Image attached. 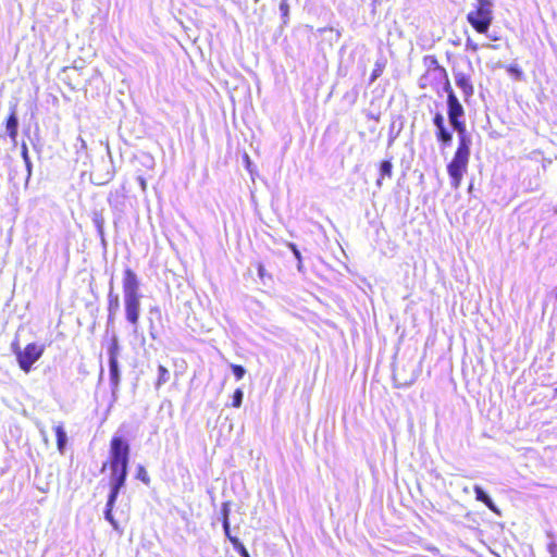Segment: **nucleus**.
Instances as JSON below:
<instances>
[{
	"instance_id": "1",
	"label": "nucleus",
	"mask_w": 557,
	"mask_h": 557,
	"mask_svg": "<svg viewBox=\"0 0 557 557\" xmlns=\"http://www.w3.org/2000/svg\"><path fill=\"white\" fill-rule=\"evenodd\" d=\"M422 62L424 72L419 77V87L434 90L443 85V89L447 94L448 120L458 134V145L446 169L450 186L457 189L468 171L471 154V138L467 133V125L463 121L465 109L451 88L446 69L440 64L437 58L433 54L424 55Z\"/></svg>"
},
{
	"instance_id": "2",
	"label": "nucleus",
	"mask_w": 557,
	"mask_h": 557,
	"mask_svg": "<svg viewBox=\"0 0 557 557\" xmlns=\"http://www.w3.org/2000/svg\"><path fill=\"white\" fill-rule=\"evenodd\" d=\"M129 461V445L122 436H113L110 441L109 458L102 470L108 467L111 471V491L107 500L104 517L116 528L112 511L121 488L124 486Z\"/></svg>"
},
{
	"instance_id": "3",
	"label": "nucleus",
	"mask_w": 557,
	"mask_h": 557,
	"mask_svg": "<svg viewBox=\"0 0 557 557\" xmlns=\"http://www.w3.org/2000/svg\"><path fill=\"white\" fill-rule=\"evenodd\" d=\"M122 287L126 320L133 326H136L139 321L140 311L139 281L136 273L131 268L124 270Z\"/></svg>"
},
{
	"instance_id": "4",
	"label": "nucleus",
	"mask_w": 557,
	"mask_h": 557,
	"mask_svg": "<svg viewBox=\"0 0 557 557\" xmlns=\"http://www.w3.org/2000/svg\"><path fill=\"white\" fill-rule=\"evenodd\" d=\"M492 0H475L473 9L466 16L467 22L478 34L486 35L494 20Z\"/></svg>"
},
{
	"instance_id": "5",
	"label": "nucleus",
	"mask_w": 557,
	"mask_h": 557,
	"mask_svg": "<svg viewBox=\"0 0 557 557\" xmlns=\"http://www.w3.org/2000/svg\"><path fill=\"white\" fill-rule=\"evenodd\" d=\"M12 350L15 355L17 364L24 373H29L33 366L42 357L45 345L38 343H28L21 347L17 343L12 344Z\"/></svg>"
},
{
	"instance_id": "6",
	"label": "nucleus",
	"mask_w": 557,
	"mask_h": 557,
	"mask_svg": "<svg viewBox=\"0 0 557 557\" xmlns=\"http://www.w3.org/2000/svg\"><path fill=\"white\" fill-rule=\"evenodd\" d=\"M433 123L436 127L435 137L437 141L444 147L449 146L453 139V134L446 128L442 113H435L433 116Z\"/></svg>"
},
{
	"instance_id": "7",
	"label": "nucleus",
	"mask_w": 557,
	"mask_h": 557,
	"mask_svg": "<svg viewBox=\"0 0 557 557\" xmlns=\"http://www.w3.org/2000/svg\"><path fill=\"white\" fill-rule=\"evenodd\" d=\"M456 85L462 90L465 100L467 101L474 94V87L471 77L463 72L455 73Z\"/></svg>"
},
{
	"instance_id": "8",
	"label": "nucleus",
	"mask_w": 557,
	"mask_h": 557,
	"mask_svg": "<svg viewBox=\"0 0 557 557\" xmlns=\"http://www.w3.org/2000/svg\"><path fill=\"white\" fill-rule=\"evenodd\" d=\"M5 129L10 139L15 143L18 135V121L16 116L15 106L11 108L10 114L5 120Z\"/></svg>"
},
{
	"instance_id": "9",
	"label": "nucleus",
	"mask_w": 557,
	"mask_h": 557,
	"mask_svg": "<svg viewBox=\"0 0 557 557\" xmlns=\"http://www.w3.org/2000/svg\"><path fill=\"white\" fill-rule=\"evenodd\" d=\"M475 493V498L479 502H482L488 509H491L493 512L498 513V509L496 508L493 500L490 498V496L482 490L481 486L475 485L473 488Z\"/></svg>"
},
{
	"instance_id": "10",
	"label": "nucleus",
	"mask_w": 557,
	"mask_h": 557,
	"mask_svg": "<svg viewBox=\"0 0 557 557\" xmlns=\"http://www.w3.org/2000/svg\"><path fill=\"white\" fill-rule=\"evenodd\" d=\"M120 309V299L117 294L113 293L111 289L108 294V319L111 320L114 318L116 312Z\"/></svg>"
},
{
	"instance_id": "11",
	"label": "nucleus",
	"mask_w": 557,
	"mask_h": 557,
	"mask_svg": "<svg viewBox=\"0 0 557 557\" xmlns=\"http://www.w3.org/2000/svg\"><path fill=\"white\" fill-rule=\"evenodd\" d=\"M54 434L57 438V447L60 453H63L66 444V433L62 424H58L54 426Z\"/></svg>"
},
{
	"instance_id": "12",
	"label": "nucleus",
	"mask_w": 557,
	"mask_h": 557,
	"mask_svg": "<svg viewBox=\"0 0 557 557\" xmlns=\"http://www.w3.org/2000/svg\"><path fill=\"white\" fill-rule=\"evenodd\" d=\"M393 174V165L392 162L388 160H384L380 163V177L376 181V185L381 186L382 181L385 177H391Z\"/></svg>"
},
{
	"instance_id": "13",
	"label": "nucleus",
	"mask_w": 557,
	"mask_h": 557,
	"mask_svg": "<svg viewBox=\"0 0 557 557\" xmlns=\"http://www.w3.org/2000/svg\"><path fill=\"white\" fill-rule=\"evenodd\" d=\"M110 381L113 386L120 383L119 361L109 360Z\"/></svg>"
},
{
	"instance_id": "14",
	"label": "nucleus",
	"mask_w": 557,
	"mask_h": 557,
	"mask_svg": "<svg viewBox=\"0 0 557 557\" xmlns=\"http://www.w3.org/2000/svg\"><path fill=\"white\" fill-rule=\"evenodd\" d=\"M170 379L169 370L160 364L158 367V379L156 381V388H160L163 384H165Z\"/></svg>"
},
{
	"instance_id": "15",
	"label": "nucleus",
	"mask_w": 557,
	"mask_h": 557,
	"mask_svg": "<svg viewBox=\"0 0 557 557\" xmlns=\"http://www.w3.org/2000/svg\"><path fill=\"white\" fill-rule=\"evenodd\" d=\"M228 515H230L228 506H227V504H223V507H222V524H223L224 533H225L226 537L230 540V537H234V536L231 535Z\"/></svg>"
},
{
	"instance_id": "16",
	"label": "nucleus",
	"mask_w": 557,
	"mask_h": 557,
	"mask_svg": "<svg viewBox=\"0 0 557 557\" xmlns=\"http://www.w3.org/2000/svg\"><path fill=\"white\" fill-rule=\"evenodd\" d=\"M230 542L242 557H250L248 550L237 537H230Z\"/></svg>"
},
{
	"instance_id": "17",
	"label": "nucleus",
	"mask_w": 557,
	"mask_h": 557,
	"mask_svg": "<svg viewBox=\"0 0 557 557\" xmlns=\"http://www.w3.org/2000/svg\"><path fill=\"white\" fill-rule=\"evenodd\" d=\"M385 69V61H377L372 70L370 82L373 83L376 78H379Z\"/></svg>"
},
{
	"instance_id": "18",
	"label": "nucleus",
	"mask_w": 557,
	"mask_h": 557,
	"mask_svg": "<svg viewBox=\"0 0 557 557\" xmlns=\"http://www.w3.org/2000/svg\"><path fill=\"white\" fill-rule=\"evenodd\" d=\"M136 479L144 482L145 484L150 483V478H149L148 472L144 466H138L136 468Z\"/></svg>"
},
{
	"instance_id": "19",
	"label": "nucleus",
	"mask_w": 557,
	"mask_h": 557,
	"mask_svg": "<svg viewBox=\"0 0 557 557\" xmlns=\"http://www.w3.org/2000/svg\"><path fill=\"white\" fill-rule=\"evenodd\" d=\"M119 356V343L116 338H113L109 346V360H117Z\"/></svg>"
},
{
	"instance_id": "20",
	"label": "nucleus",
	"mask_w": 557,
	"mask_h": 557,
	"mask_svg": "<svg viewBox=\"0 0 557 557\" xmlns=\"http://www.w3.org/2000/svg\"><path fill=\"white\" fill-rule=\"evenodd\" d=\"M243 395L244 394L240 388L235 389V392L233 394V399H232V407L239 408L242 406Z\"/></svg>"
},
{
	"instance_id": "21",
	"label": "nucleus",
	"mask_w": 557,
	"mask_h": 557,
	"mask_svg": "<svg viewBox=\"0 0 557 557\" xmlns=\"http://www.w3.org/2000/svg\"><path fill=\"white\" fill-rule=\"evenodd\" d=\"M231 369L236 380H242L246 373V370L240 364H231Z\"/></svg>"
},
{
	"instance_id": "22",
	"label": "nucleus",
	"mask_w": 557,
	"mask_h": 557,
	"mask_svg": "<svg viewBox=\"0 0 557 557\" xmlns=\"http://www.w3.org/2000/svg\"><path fill=\"white\" fill-rule=\"evenodd\" d=\"M280 10L282 12V16L284 17V23H286L289 13V7L286 0H282L280 3Z\"/></svg>"
},
{
	"instance_id": "23",
	"label": "nucleus",
	"mask_w": 557,
	"mask_h": 557,
	"mask_svg": "<svg viewBox=\"0 0 557 557\" xmlns=\"http://www.w3.org/2000/svg\"><path fill=\"white\" fill-rule=\"evenodd\" d=\"M465 46L468 51L476 52L479 50V45L470 38H467Z\"/></svg>"
},
{
	"instance_id": "24",
	"label": "nucleus",
	"mask_w": 557,
	"mask_h": 557,
	"mask_svg": "<svg viewBox=\"0 0 557 557\" xmlns=\"http://www.w3.org/2000/svg\"><path fill=\"white\" fill-rule=\"evenodd\" d=\"M258 275L261 280H264L265 276H269L265 269H264V265L263 264H258Z\"/></svg>"
},
{
	"instance_id": "25",
	"label": "nucleus",
	"mask_w": 557,
	"mask_h": 557,
	"mask_svg": "<svg viewBox=\"0 0 557 557\" xmlns=\"http://www.w3.org/2000/svg\"><path fill=\"white\" fill-rule=\"evenodd\" d=\"M290 248L293 249V252H294L295 257H296L297 259H300V252H299V250L296 248V246H295L294 244H290Z\"/></svg>"
},
{
	"instance_id": "26",
	"label": "nucleus",
	"mask_w": 557,
	"mask_h": 557,
	"mask_svg": "<svg viewBox=\"0 0 557 557\" xmlns=\"http://www.w3.org/2000/svg\"><path fill=\"white\" fill-rule=\"evenodd\" d=\"M23 157L27 160L28 159V154H27V149L26 147H24L23 149Z\"/></svg>"
},
{
	"instance_id": "27",
	"label": "nucleus",
	"mask_w": 557,
	"mask_h": 557,
	"mask_svg": "<svg viewBox=\"0 0 557 557\" xmlns=\"http://www.w3.org/2000/svg\"><path fill=\"white\" fill-rule=\"evenodd\" d=\"M244 158H245V162H247L249 164L250 163L249 156L246 153Z\"/></svg>"
},
{
	"instance_id": "28",
	"label": "nucleus",
	"mask_w": 557,
	"mask_h": 557,
	"mask_svg": "<svg viewBox=\"0 0 557 557\" xmlns=\"http://www.w3.org/2000/svg\"><path fill=\"white\" fill-rule=\"evenodd\" d=\"M556 214H557V209L555 210Z\"/></svg>"
},
{
	"instance_id": "29",
	"label": "nucleus",
	"mask_w": 557,
	"mask_h": 557,
	"mask_svg": "<svg viewBox=\"0 0 557 557\" xmlns=\"http://www.w3.org/2000/svg\"><path fill=\"white\" fill-rule=\"evenodd\" d=\"M256 2H258L259 0H255Z\"/></svg>"
},
{
	"instance_id": "30",
	"label": "nucleus",
	"mask_w": 557,
	"mask_h": 557,
	"mask_svg": "<svg viewBox=\"0 0 557 557\" xmlns=\"http://www.w3.org/2000/svg\"><path fill=\"white\" fill-rule=\"evenodd\" d=\"M553 557H557V556H553Z\"/></svg>"
}]
</instances>
